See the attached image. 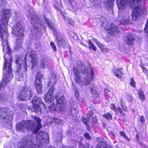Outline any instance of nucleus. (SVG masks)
I'll use <instances>...</instances> for the list:
<instances>
[{
	"mask_svg": "<svg viewBox=\"0 0 148 148\" xmlns=\"http://www.w3.org/2000/svg\"><path fill=\"white\" fill-rule=\"evenodd\" d=\"M70 5V7L74 10L77 9L76 3L74 0H68Z\"/></svg>",
	"mask_w": 148,
	"mask_h": 148,
	"instance_id": "7c9ffc66",
	"label": "nucleus"
},
{
	"mask_svg": "<svg viewBox=\"0 0 148 148\" xmlns=\"http://www.w3.org/2000/svg\"><path fill=\"white\" fill-rule=\"evenodd\" d=\"M138 93L140 99L142 100H144L145 98V96L143 92L141 90H138Z\"/></svg>",
	"mask_w": 148,
	"mask_h": 148,
	"instance_id": "e433bc0d",
	"label": "nucleus"
},
{
	"mask_svg": "<svg viewBox=\"0 0 148 148\" xmlns=\"http://www.w3.org/2000/svg\"><path fill=\"white\" fill-rule=\"evenodd\" d=\"M43 77V74L40 72H38L37 73L35 80L37 79L39 81L41 82V79Z\"/></svg>",
	"mask_w": 148,
	"mask_h": 148,
	"instance_id": "c9c22d12",
	"label": "nucleus"
},
{
	"mask_svg": "<svg viewBox=\"0 0 148 148\" xmlns=\"http://www.w3.org/2000/svg\"><path fill=\"white\" fill-rule=\"evenodd\" d=\"M136 37L134 34H129L126 37L125 41L126 43L128 45H131L134 43V42Z\"/></svg>",
	"mask_w": 148,
	"mask_h": 148,
	"instance_id": "4468645a",
	"label": "nucleus"
},
{
	"mask_svg": "<svg viewBox=\"0 0 148 148\" xmlns=\"http://www.w3.org/2000/svg\"><path fill=\"white\" fill-rule=\"evenodd\" d=\"M53 4L55 8L58 10L60 5V0H53Z\"/></svg>",
	"mask_w": 148,
	"mask_h": 148,
	"instance_id": "cd10ccee",
	"label": "nucleus"
},
{
	"mask_svg": "<svg viewBox=\"0 0 148 148\" xmlns=\"http://www.w3.org/2000/svg\"><path fill=\"white\" fill-rule=\"evenodd\" d=\"M138 143L142 147L144 148H148V147L147 146L145 145V144H143L141 142H139Z\"/></svg>",
	"mask_w": 148,
	"mask_h": 148,
	"instance_id": "603ef678",
	"label": "nucleus"
},
{
	"mask_svg": "<svg viewBox=\"0 0 148 148\" xmlns=\"http://www.w3.org/2000/svg\"><path fill=\"white\" fill-rule=\"evenodd\" d=\"M49 59L47 57H44L42 58L40 61V67L43 69H45L46 67L49 65Z\"/></svg>",
	"mask_w": 148,
	"mask_h": 148,
	"instance_id": "f3484780",
	"label": "nucleus"
},
{
	"mask_svg": "<svg viewBox=\"0 0 148 148\" xmlns=\"http://www.w3.org/2000/svg\"><path fill=\"white\" fill-rule=\"evenodd\" d=\"M101 51L104 52H108V49L104 48V47L102 49H101Z\"/></svg>",
	"mask_w": 148,
	"mask_h": 148,
	"instance_id": "6e6d98bb",
	"label": "nucleus"
},
{
	"mask_svg": "<svg viewBox=\"0 0 148 148\" xmlns=\"http://www.w3.org/2000/svg\"><path fill=\"white\" fill-rule=\"evenodd\" d=\"M130 22V21L128 20H126L123 19L121 21L122 23L123 24H129V23Z\"/></svg>",
	"mask_w": 148,
	"mask_h": 148,
	"instance_id": "8fccbe9b",
	"label": "nucleus"
},
{
	"mask_svg": "<svg viewBox=\"0 0 148 148\" xmlns=\"http://www.w3.org/2000/svg\"><path fill=\"white\" fill-rule=\"evenodd\" d=\"M9 80L7 78L3 77V78L0 83V91L1 88H3L6 86Z\"/></svg>",
	"mask_w": 148,
	"mask_h": 148,
	"instance_id": "b1692460",
	"label": "nucleus"
},
{
	"mask_svg": "<svg viewBox=\"0 0 148 148\" xmlns=\"http://www.w3.org/2000/svg\"><path fill=\"white\" fill-rule=\"evenodd\" d=\"M12 15L16 20L18 16V14L16 11H12L11 12L9 9L4 10L0 21V28L1 30H6L9 18Z\"/></svg>",
	"mask_w": 148,
	"mask_h": 148,
	"instance_id": "f03ea898",
	"label": "nucleus"
},
{
	"mask_svg": "<svg viewBox=\"0 0 148 148\" xmlns=\"http://www.w3.org/2000/svg\"><path fill=\"white\" fill-rule=\"evenodd\" d=\"M28 109L31 110L32 111H34V109L33 108V107H32V106H29V107L28 108Z\"/></svg>",
	"mask_w": 148,
	"mask_h": 148,
	"instance_id": "e2e57ef3",
	"label": "nucleus"
},
{
	"mask_svg": "<svg viewBox=\"0 0 148 148\" xmlns=\"http://www.w3.org/2000/svg\"><path fill=\"white\" fill-rule=\"evenodd\" d=\"M34 121L32 120H28L25 122L26 129L33 130L34 132L36 133L42 127L40 124L41 120L38 117H34Z\"/></svg>",
	"mask_w": 148,
	"mask_h": 148,
	"instance_id": "423d86ee",
	"label": "nucleus"
},
{
	"mask_svg": "<svg viewBox=\"0 0 148 148\" xmlns=\"http://www.w3.org/2000/svg\"><path fill=\"white\" fill-rule=\"evenodd\" d=\"M56 92L55 89L51 87L50 90L47 92L45 96L44 99L47 102L49 103L53 101L54 99V96Z\"/></svg>",
	"mask_w": 148,
	"mask_h": 148,
	"instance_id": "9b49d317",
	"label": "nucleus"
},
{
	"mask_svg": "<svg viewBox=\"0 0 148 148\" xmlns=\"http://www.w3.org/2000/svg\"><path fill=\"white\" fill-rule=\"evenodd\" d=\"M22 39L20 38L16 40L17 41L14 45V49L18 50L21 48L23 42Z\"/></svg>",
	"mask_w": 148,
	"mask_h": 148,
	"instance_id": "5701e85b",
	"label": "nucleus"
},
{
	"mask_svg": "<svg viewBox=\"0 0 148 148\" xmlns=\"http://www.w3.org/2000/svg\"><path fill=\"white\" fill-rule=\"evenodd\" d=\"M97 140L98 143L101 145L103 148H106L107 144L103 138L98 137L97 138Z\"/></svg>",
	"mask_w": 148,
	"mask_h": 148,
	"instance_id": "393cba45",
	"label": "nucleus"
},
{
	"mask_svg": "<svg viewBox=\"0 0 148 148\" xmlns=\"http://www.w3.org/2000/svg\"><path fill=\"white\" fill-rule=\"evenodd\" d=\"M114 0H105L104 2L107 5L111 8L113 5Z\"/></svg>",
	"mask_w": 148,
	"mask_h": 148,
	"instance_id": "72a5a7b5",
	"label": "nucleus"
},
{
	"mask_svg": "<svg viewBox=\"0 0 148 148\" xmlns=\"http://www.w3.org/2000/svg\"><path fill=\"white\" fill-rule=\"evenodd\" d=\"M111 106H112L111 107V109L112 110L114 109V110H115V109H116V108L114 104H112Z\"/></svg>",
	"mask_w": 148,
	"mask_h": 148,
	"instance_id": "680f3d73",
	"label": "nucleus"
},
{
	"mask_svg": "<svg viewBox=\"0 0 148 148\" xmlns=\"http://www.w3.org/2000/svg\"><path fill=\"white\" fill-rule=\"evenodd\" d=\"M121 69H116L114 70V74L116 77L120 78L122 77L123 73L120 71Z\"/></svg>",
	"mask_w": 148,
	"mask_h": 148,
	"instance_id": "a878e982",
	"label": "nucleus"
},
{
	"mask_svg": "<svg viewBox=\"0 0 148 148\" xmlns=\"http://www.w3.org/2000/svg\"><path fill=\"white\" fill-rule=\"evenodd\" d=\"M22 106H24L23 105H22ZM24 108L22 107V106L21 107L20 109L23 112H24L25 111V110H26V109L25 108V106H24Z\"/></svg>",
	"mask_w": 148,
	"mask_h": 148,
	"instance_id": "052dcab7",
	"label": "nucleus"
},
{
	"mask_svg": "<svg viewBox=\"0 0 148 148\" xmlns=\"http://www.w3.org/2000/svg\"><path fill=\"white\" fill-rule=\"evenodd\" d=\"M81 120L86 125H87V119L84 117H82L81 119Z\"/></svg>",
	"mask_w": 148,
	"mask_h": 148,
	"instance_id": "09e8293b",
	"label": "nucleus"
},
{
	"mask_svg": "<svg viewBox=\"0 0 148 148\" xmlns=\"http://www.w3.org/2000/svg\"><path fill=\"white\" fill-rule=\"evenodd\" d=\"M69 103L71 106H73L75 104V100L73 98H71L69 101Z\"/></svg>",
	"mask_w": 148,
	"mask_h": 148,
	"instance_id": "49530a36",
	"label": "nucleus"
},
{
	"mask_svg": "<svg viewBox=\"0 0 148 148\" xmlns=\"http://www.w3.org/2000/svg\"><path fill=\"white\" fill-rule=\"evenodd\" d=\"M30 57L32 58L31 62L32 63V69H34V67H36L37 64V56L32 53L27 52L26 54L25 58L27 57Z\"/></svg>",
	"mask_w": 148,
	"mask_h": 148,
	"instance_id": "ddd939ff",
	"label": "nucleus"
},
{
	"mask_svg": "<svg viewBox=\"0 0 148 148\" xmlns=\"http://www.w3.org/2000/svg\"><path fill=\"white\" fill-rule=\"evenodd\" d=\"M140 120L143 123L145 121V119L143 116H140Z\"/></svg>",
	"mask_w": 148,
	"mask_h": 148,
	"instance_id": "864d4df0",
	"label": "nucleus"
},
{
	"mask_svg": "<svg viewBox=\"0 0 148 148\" xmlns=\"http://www.w3.org/2000/svg\"><path fill=\"white\" fill-rule=\"evenodd\" d=\"M94 87V86L93 84H90L89 87V90L90 92L92 94L93 97L95 98H96L98 97L99 95L97 92L93 89Z\"/></svg>",
	"mask_w": 148,
	"mask_h": 148,
	"instance_id": "4be33fe9",
	"label": "nucleus"
},
{
	"mask_svg": "<svg viewBox=\"0 0 148 148\" xmlns=\"http://www.w3.org/2000/svg\"><path fill=\"white\" fill-rule=\"evenodd\" d=\"M45 20L46 23L48 25L49 27L51 29H53L54 26L51 21L46 18H45Z\"/></svg>",
	"mask_w": 148,
	"mask_h": 148,
	"instance_id": "c85d7f7f",
	"label": "nucleus"
},
{
	"mask_svg": "<svg viewBox=\"0 0 148 148\" xmlns=\"http://www.w3.org/2000/svg\"><path fill=\"white\" fill-rule=\"evenodd\" d=\"M46 111V109L44 104H43V106H42L41 105V106H39L38 108H37L34 110V112L39 115L43 114Z\"/></svg>",
	"mask_w": 148,
	"mask_h": 148,
	"instance_id": "6ab92c4d",
	"label": "nucleus"
},
{
	"mask_svg": "<svg viewBox=\"0 0 148 148\" xmlns=\"http://www.w3.org/2000/svg\"><path fill=\"white\" fill-rule=\"evenodd\" d=\"M56 81L57 78L56 77V76L55 74H54L51 76L49 77V82L47 85L49 86L51 85L52 86L51 87H53L54 88V87L56 84Z\"/></svg>",
	"mask_w": 148,
	"mask_h": 148,
	"instance_id": "dca6fc26",
	"label": "nucleus"
},
{
	"mask_svg": "<svg viewBox=\"0 0 148 148\" xmlns=\"http://www.w3.org/2000/svg\"><path fill=\"white\" fill-rule=\"evenodd\" d=\"M75 82L77 84H81L82 83L81 77L79 75L75 76Z\"/></svg>",
	"mask_w": 148,
	"mask_h": 148,
	"instance_id": "2f4dec72",
	"label": "nucleus"
},
{
	"mask_svg": "<svg viewBox=\"0 0 148 148\" xmlns=\"http://www.w3.org/2000/svg\"><path fill=\"white\" fill-rule=\"evenodd\" d=\"M56 38L59 46H64L65 44V41L62 38L60 34H57Z\"/></svg>",
	"mask_w": 148,
	"mask_h": 148,
	"instance_id": "412c9836",
	"label": "nucleus"
},
{
	"mask_svg": "<svg viewBox=\"0 0 148 148\" xmlns=\"http://www.w3.org/2000/svg\"><path fill=\"white\" fill-rule=\"evenodd\" d=\"M15 63L16 65V74H18V78L17 77V79L18 81H22L27 74V68L26 66V63L25 64V65L23 68V70L21 71V73L20 74L19 71L21 68L22 64L23 63L22 58L19 57L17 58L16 60Z\"/></svg>",
	"mask_w": 148,
	"mask_h": 148,
	"instance_id": "20e7f679",
	"label": "nucleus"
},
{
	"mask_svg": "<svg viewBox=\"0 0 148 148\" xmlns=\"http://www.w3.org/2000/svg\"><path fill=\"white\" fill-rule=\"evenodd\" d=\"M50 45L54 51H56L57 50V49L56 48V47L54 43L53 42H50Z\"/></svg>",
	"mask_w": 148,
	"mask_h": 148,
	"instance_id": "37998d69",
	"label": "nucleus"
},
{
	"mask_svg": "<svg viewBox=\"0 0 148 148\" xmlns=\"http://www.w3.org/2000/svg\"><path fill=\"white\" fill-rule=\"evenodd\" d=\"M88 42L89 49H92L94 51H96L97 50L96 48L94 45V43L92 42L90 40H88Z\"/></svg>",
	"mask_w": 148,
	"mask_h": 148,
	"instance_id": "473e14b6",
	"label": "nucleus"
},
{
	"mask_svg": "<svg viewBox=\"0 0 148 148\" xmlns=\"http://www.w3.org/2000/svg\"><path fill=\"white\" fill-rule=\"evenodd\" d=\"M35 87L38 93H41L42 92V84L41 82L38 80H35Z\"/></svg>",
	"mask_w": 148,
	"mask_h": 148,
	"instance_id": "aec40b11",
	"label": "nucleus"
},
{
	"mask_svg": "<svg viewBox=\"0 0 148 148\" xmlns=\"http://www.w3.org/2000/svg\"><path fill=\"white\" fill-rule=\"evenodd\" d=\"M78 64L81 67L79 68L82 73L83 74H85L88 73L89 69L90 70V73H88L87 76L84 78V80L82 82L81 85H84L85 86H87L88 85L91 84V81L93 80V76L94 75L91 66L90 65H88L87 67L86 68V66L84 64L82 63L80 61H78L77 62Z\"/></svg>",
	"mask_w": 148,
	"mask_h": 148,
	"instance_id": "f257e3e1",
	"label": "nucleus"
},
{
	"mask_svg": "<svg viewBox=\"0 0 148 148\" xmlns=\"http://www.w3.org/2000/svg\"><path fill=\"white\" fill-rule=\"evenodd\" d=\"M72 86L73 89L74 90V92L76 97H78L79 92H78V90L77 88L76 85L73 83H72Z\"/></svg>",
	"mask_w": 148,
	"mask_h": 148,
	"instance_id": "c756f323",
	"label": "nucleus"
},
{
	"mask_svg": "<svg viewBox=\"0 0 148 148\" xmlns=\"http://www.w3.org/2000/svg\"><path fill=\"white\" fill-rule=\"evenodd\" d=\"M98 45L99 47L100 48V49L101 50V49L103 48L104 47L103 45L99 43L98 44Z\"/></svg>",
	"mask_w": 148,
	"mask_h": 148,
	"instance_id": "bf43d9fd",
	"label": "nucleus"
},
{
	"mask_svg": "<svg viewBox=\"0 0 148 148\" xmlns=\"http://www.w3.org/2000/svg\"><path fill=\"white\" fill-rule=\"evenodd\" d=\"M32 103L33 106L34 110L37 108H38L39 106L42 105L43 106V103L41 99L38 97H34L32 101Z\"/></svg>",
	"mask_w": 148,
	"mask_h": 148,
	"instance_id": "f8f14e48",
	"label": "nucleus"
},
{
	"mask_svg": "<svg viewBox=\"0 0 148 148\" xmlns=\"http://www.w3.org/2000/svg\"><path fill=\"white\" fill-rule=\"evenodd\" d=\"M145 32L146 33L148 34V24H147L145 28L144 29Z\"/></svg>",
	"mask_w": 148,
	"mask_h": 148,
	"instance_id": "13d9d810",
	"label": "nucleus"
},
{
	"mask_svg": "<svg viewBox=\"0 0 148 148\" xmlns=\"http://www.w3.org/2000/svg\"><path fill=\"white\" fill-rule=\"evenodd\" d=\"M120 134L121 136H123L125 138H127V137L126 136L125 133L124 132L122 131L120 132Z\"/></svg>",
	"mask_w": 148,
	"mask_h": 148,
	"instance_id": "5fc2aeb1",
	"label": "nucleus"
},
{
	"mask_svg": "<svg viewBox=\"0 0 148 148\" xmlns=\"http://www.w3.org/2000/svg\"><path fill=\"white\" fill-rule=\"evenodd\" d=\"M136 137L137 138L136 139V140L137 141H138V142H139V141H138V138H139L138 135V134H136Z\"/></svg>",
	"mask_w": 148,
	"mask_h": 148,
	"instance_id": "774afa93",
	"label": "nucleus"
},
{
	"mask_svg": "<svg viewBox=\"0 0 148 148\" xmlns=\"http://www.w3.org/2000/svg\"><path fill=\"white\" fill-rule=\"evenodd\" d=\"M16 127L18 130L24 132L25 129H26L25 121H23L19 123H17L16 124Z\"/></svg>",
	"mask_w": 148,
	"mask_h": 148,
	"instance_id": "a211bd4d",
	"label": "nucleus"
},
{
	"mask_svg": "<svg viewBox=\"0 0 148 148\" xmlns=\"http://www.w3.org/2000/svg\"><path fill=\"white\" fill-rule=\"evenodd\" d=\"M120 102L121 106L122 108V109L124 110H126L127 109V108L125 106V103L122 99H120Z\"/></svg>",
	"mask_w": 148,
	"mask_h": 148,
	"instance_id": "58836bf2",
	"label": "nucleus"
},
{
	"mask_svg": "<svg viewBox=\"0 0 148 148\" xmlns=\"http://www.w3.org/2000/svg\"><path fill=\"white\" fill-rule=\"evenodd\" d=\"M8 54H5L4 56L3 77L10 80V78H12L13 77L11 64L13 58L12 57H10V58H7L6 56Z\"/></svg>",
	"mask_w": 148,
	"mask_h": 148,
	"instance_id": "7ed1b4c3",
	"label": "nucleus"
},
{
	"mask_svg": "<svg viewBox=\"0 0 148 148\" xmlns=\"http://www.w3.org/2000/svg\"><path fill=\"white\" fill-rule=\"evenodd\" d=\"M130 84L133 87H135V83L133 77L131 78Z\"/></svg>",
	"mask_w": 148,
	"mask_h": 148,
	"instance_id": "de8ad7c7",
	"label": "nucleus"
},
{
	"mask_svg": "<svg viewBox=\"0 0 148 148\" xmlns=\"http://www.w3.org/2000/svg\"><path fill=\"white\" fill-rule=\"evenodd\" d=\"M103 116L108 120H109L110 119H112V117L111 114L109 113H108L104 115Z\"/></svg>",
	"mask_w": 148,
	"mask_h": 148,
	"instance_id": "a19ab883",
	"label": "nucleus"
},
{
	"mask_svg": "<svg viewBox=\"0 0 148 148\" xmlns=\"http://www.w3.org/2000/svg\"><path fill=\"white\" fill-rule=\"evenodd\" d=\"M100 21L101 22V26L102 27H106L108 26V24L106 21V19L103 17H101L100 19Z\"/></svg>",
	"mask_w": 148,
	"mask_h": 148,
	"instance_id": "bb28decb",
	"label": "nucleus"
},
{
	"mask_svg": "<svg viewBox=\"0 0 148 148\" xmlns=\"http://www.w3.org/2000/svg\"><path fill=\"white\" fill-rule=\"evenodd\" d=\"M64 19L65 22L67 23L68 24H69V25H73V24L74 23V21H73L70 18H66L65 19V18L64 16Z\"/></svg>",
	"mask_w": 148,
	"mask_h": 148,
	"instance_id": "4c0bfd02",
	"label": "nucleus"
},
{
	"mask_svg": "<svg viewBox=\"0 0 148 148\" xmlns=\"http://www.w3.org/2000/svg\"><path fill=\"white\" fill-rule=\"evenodd\" d=\"M60 94H56V103L55 104L54 103L53 104L49 107V109L52 111H58L59 110L62 111L64 109V105L66 101L64 100V97L62 96L59 98Z\"/></svg>",
	"mask_w": 148,
	"mask_h": 148,
	"instance_id": "39448f33",
	"label": "nucleus"
},
{
	"mask_svg": "<svg viewBox=\"0 0 148 148\" xmlns=\"http://www.w3.org/2000/svg\"><path fill=\"white\" fill-rule=\"evenodd\" d=\"M7 49L8 50V53H9V55L10 56V58L11 57L10 56V53L11 54L12 52V50L10 49V47L8 46H7Z\"/></svg>",
	"mask_w": 148,
	"mask_h": 148,
	"instance_id": "4d7b16f0",
	"label": "nucleus"
},
{
	"mask_svg": "<svg viewBox=\"0 0 148 148\" xmlns=\"http://www.w3.org/2000/svg\"><path fill=\"white\" fill-rule=\"evenodd\" d=\"M7 100V96L5 94L0 95V103H2Z\"/></svg>",
	"mask_w": 148,
	"mask_h": 148,
	"instance_id": "f704fd0d",
	"label": "nucleus"
},
{
	"mask_svg": "<svg viewBox=\"0 0 148 148\" xmlns=\"http://www.w3.org/2000/svg\"><path fill=\"white\" fill-rule=\"evenodd\" d=\"M96 148H102L100 145L99 144H97L96 145Z\"/></svg>",
	"mask_w": 148,
	"mask_h": 148,
	"instance_id": "69168bd1",
	"label": "nucleus"
},
{
	"mask_svg": "<svg viewBox=\"0 0 148 148\" xmlns=\"http://www.w3.org/2000/svg\"><path fill=\"white\" fill-rule=\"evenodd\" d=\"M115 111L116 113H117V112H119L120 114H123V112L121 109L120 107H117L116 109H115Z\"/></svg>",
	"mask_w": 148,
	"mask_h": 148,
	"instance_id": "a18cd8bd",
	"label": "nucleus"
},
{
	"mask_svg": "<svg viewBox=\"0 0 148 148\" xmlns=\"http://www.w3.org/2000/svg\"><path fill=\"white\" fill-rule=\"evenodd\" d=\"M91 122L92 123H96L97 122V119L96 116H93V117L92 118V120L91 121Z\"/></svg>",
	"mask_w": 148,
	"mask_h": 148,
	"instance_id": "c03bdc74",
	"label": "nucleus"
},
{
	"mask_svg": "<svg viewBox=\"0 0 148 148\" xmlns=\"http://www.w3.org/2000/svg\"><path fill=\"white\" fill-rule=\"evenodd\" d=\"M1 111V120L5 123L11 121L13 116V112L11 111L8 108L0 107Z\"/></svg>",
	"mask_w": 148,
	"mask_h": 148,
	"instance_id": "0eeeda50",
	"label": "nucleus"
},
{
	"mask_svg": "<svg viewBox=\"0 0 148 148\" xmlns=\"http://www.w3.org/2000/svg\"><path fill=\"white\" fill-rule=\"evenodd\" d=\"M20 94V97L25 100H29L32 95L31 89L26 87H23L22 88Z\"/></svg>",
	"mask_w": 148,
	"mask_h": 148,
	"instance_id": "9d476101",
	"label": "nucleus"
},
{
	"mask_svg": "<svg viewBox=\"0 0 148 148\" xmlns=\"http://www.w3.org/2000/svg\"><path fill=\"white\" fill-rule=\"evenodd\" d=\"M120 28L116 25H114L113 23H111L110 26V29L108 30L109 33L110 34L114 35L115 33H118L119 32Z\"/></svg>",
	"mask_w": 148,
	"mask_h": 148,
	"instance_id": "2eb2a0df",
	"label": "nucleus"
},
{
	"mask_svg": "<svg viewBox=\"0 0 148 148\" xmlns=\"http://www.w3.org/2000/svg\"><path fill=\"white\" fill-rule=\"evenodd\" d=\"M94 41L98 45V44L99 43L98 41L97 40V39H95L94 40Z\"/></svg>",
	"mask_w": 148,
	"mask_h": 148,
	"instance_id": "338daca9",
	"label": "nucleus"
},
{
	"mask_svg": "<svg viewBox=\"0 0 148 148\" xmlns=\"http://www.w3.org/2000/svg\"><path fill=\"white\" fill-rule=\"evenodd\" d=\"M84 136L88 140H90L91 138L89 134L88 133H85L84 134Z\"/></svg>",
	"mask_w": 148,
	"mask_h": 148,
	"instance_id": "3c124183",
	"label": "nucleus"
},
{
	"mask_svg": "<svg viewBox=\"0 0 148 148\" xmlns=\"http://www.w3.org/2000/svg\"><path fill=\"white\" fill-rule=\"evenodd\" d=\"M24 27L17 23L12 27V33L16 36L23 39L24 37Z\"/></svg>",
	"mask_w": 148,
	"mask_h": 148,
	"instance_id": "1a4fd4ad",
	"label": "nucleus"
},
{
	"mask_svg": "<svg viewBox=\"0 0 148 148\" xmlns=\"http://www.w3.org/2000/svg\"><path fill=\"white\" fill-rule=\"evenodd\" d=\"M73 71L74 72V73L75 75V76L76 75H79V71L78 69L76 67H74L73 68Z\"/></svg>",
	"mask_w": 148,
	"mask_h": 148,
	"instance_id": "79ce46f5",
	"label": "nucleus"
},
{
	"mask_svg": "<svg viewBox=\"0 0 148 148\" xmlns=\"http://www.w3.org/2000/svg\"><path fill=\"white\" fill-rule=\"evenodd\" d=\"M34 11L30 10L29 12L28 18L30 20V22L33 25L34 29L36 30L38 26L42 24V21L38 18V16L34 14Z\"/></svg>",
	"mask_w": 148,
	"mask_h": 148,
	"instance_id": "6e6552de",
	"label": "nucleus"
},
{
	"mask_svg": "<svg viewBox=\"0 0 148 148\" xmlns=\"http://www.w3.org/2000/svg\"><path fill=\"white\" fill-rule=\"evenodd\" d=\"M94 116V113L92 111H90L87 114V119H89L91 117L92 118L93 117V116Z\"/></svg>",
	"mask_w": 148,
	"mask_h": 148,
	"instance_id": "ea45409f",
	"label": "nucleus"
},
{
	"mask_svg": "<svg viewBox=\"0 0 148 148\" xmlns=\"http://www.w3.org/2000/svg\"><path fill=\"white\" fill-rule=\"evenodd\" d=\"M56 120L55 121V122H56L58 123H60V120L56 119H55Z\"/></svg>",
	"mask_w": 148,
	"mask_h": 148,
	"instance_id": "0e129e2a",
	"label": "nucleus"
}]
</instances>
